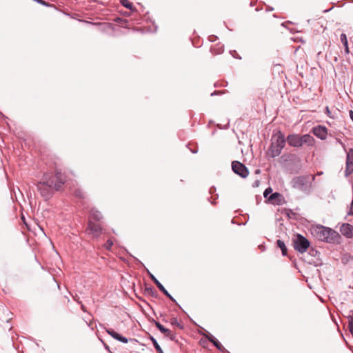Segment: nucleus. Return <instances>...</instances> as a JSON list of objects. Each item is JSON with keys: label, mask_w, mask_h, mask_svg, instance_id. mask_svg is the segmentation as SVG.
Masks as SVG:
<instances>
[{"label": "nucleus", "mask_w": 353, "mask_h": 353, "mask_svg": "<svg viewBox=\"0 0 353 353\" xmlns=\"http://www.w3.org/2000/svg\"><path fill=\"white\" fill-rule=\"evenodd\" d=\"M78 303L79 304H81V309L84 312H85L87 310H86V308L85 307V305L81 302V301H78Z\"/></svg>", "instance_id": "a878e982"}, {"label": "nucleus", "mask_w": 353, "mask_h": 353, "mask_svg": "<svg viewBox=\"0 0 353 353\" xmlns=\"http://www.w3.org/2000/svg\"><path fill=\"white\" fill-rule=\"evenodd\" d=\"M349 215H353V199H352V203H351V207H350V212L348 213Z\"/></svg>", "instance_id": "bb28decb"}, {"label": "nucleus", "mask_w": 353, "mask_h": 353, "mask_svg": "<svg viewBox=\"0 0 353 353\" xmlns=\"http://www.w3.org/2000/svg\"><path fill=\"white\" fill-rule=\"evenodd\" d=\"M325 111H326L327 114L329 117H331V115H330V109H329V108H328V107H326V108H325Z\"/></svg>", "instance_id": "c756f323"}, {"label": "nucleus", "mask_w": 353, "mask_h": 353, "mask_svg": "<svg viewBox=\"0 0 353 353\" xmlns=\"http://www.w3.org/2000/svg\"><path fill=\"white\" fill-rule=\"evenodd\" d=\"M340 232L346 238H353V225L349 223H343L340 228Z\"/></svg>", "instance_id": "9d476101"}, {"label": "nucleus", "mask_w": 353, "mask_h": 353, "mask_svg": "<svg viewBox=\"0 0 353 353\" xmlns=\"http://www.w3.org/2000/svg\"><path fill=\"white\" fill-rule=\"evenodd\" d=\"M297 269L299 270V272H301V270L299 269V268L297 267Z\"/></svg>", "instance_id": "c9c22d12"}, {"label": "nucleus", "mask_w": 353, "mask_h": 353, "mask_svg": "<svg viewBox=\"0 0 353 353\" xmlns=\"http://www.w3.org/2000/svg\"><path fill=\"white\" fill-rule=\"evenodd\" d=\"M259 173H260V170H256L255 171V174H259Z\"/></svg>", "instance_id": "72a5a7b5"}, {"label": "nucleus", "mask_w": 353, "mask_h": 353, "mask_svg": "<svg viewBox=\"0 0 353 353\" xmlns=\"http://www.w3.org/2000/svg\"><path fill=\"white\" fill-rule=\"evenodd\" d=\"M353 172V149H350L347 154L345 174L350 175Z\"/></svg>", "instance_id": "1a4fd4ad"}, {"label": "nucleus", "mask_w": 353, "mask_h": 353, "mask_svg": "<svg viewBox=\"0 0 353 353\" xmlns=\"http://www.w3.org/2000/svg\"><path fill=\"white\" fill-rule=\"evenodd\" d=\"M74 195L76 197L79 198V199H84L85 198V195H84L83 192L81 190H80V189L75 190L74 192Z\"/></svg>", "instance_id": "412c9836"}, {"label": "nucleus", "mask_w": 353, "mask_h": 353, "mask_svg": "<svg viewBox=\"0 0 353 353\" xmlns=\"http://www.w3.org/2000/svg\"><path fill=\"white\" fill-rule=\"evenodd\" d=\"M122 6L130 10L133 9V4L129 0H121Z\"/></svg>", "instance_id": "aec40b11"}, {"label": "nucleus", "mask_w": 353, "mask_h": 353, "mask_svg": "<svg viewBox=\"0 0 353 353\" xmlns=\"http://www.w3.org/2000/svg\"><path fill=\"white\" fill-rule=\"evenodd\" d=\"M350 117L353 121V111L352 110L350 111Z\"/></svg>", "instance_id": "7c9ffc66"}, {"label": "nucleus", "mask_w": 353, "mask_h": 353, "mask_svg": "<svg viewBox=\"0 0 353 353\" xmlns=\"http://www.w3.org/2000/svg\"><path fill=\"white\" fill-rule=\"evenodd\" d=\"M282 196L280 193L279 192H274V193H272L270 194V196L268 197V200L270 201H274L275 199H278V198H281Z\"/></svg>", "instance_id": "4be33fe9"}, {"label": "nucleus", "mask_w": 353, "mask_h": 353, "mask_svg": "<svg viewBox=\"0 0 353 353\" xmlns=\"http://www.w3.org/2000/svg\"><path fill=\"white\" fill-rule=\"evenodd\" d=\"M285 137L281 132H279L272 138V143L268 151V155L271 157L279 156L285 146Z\"/></svg>", "instance_id": "7ed1b4c3"}, {"label": "nucleus", "mask_w": 353, "mask_h": 353, "mask_svg": "<svg viewBox=\"0 0 353 353\" xmlns=\"http://www.w3.org/2000/svg\"><path fill=\"white\" fill-rule=\"evenodd\" d=\"M156 327L163 333L166 337H168L170 340H176V333L169 329L165 328L159 322L155 321Z\"/></svg>", "instance_id": "6e6552de"}, {"label": "nucleus", "mask_w": 353, "mask_h": 353, "mask_svg": "<svg viewBox=\"0 0 353 353\" xmlns=\"http://www.w3.org/2000/svg\"><path fill=\"white\" fill-rule=\"evenodd\" d=\"M303 277L305 279V281L307 282V277H305V276H303Z\"/></svg>", "instance_id": "f704fd0d"}, {"label": "nucleus", "mask_w": 353, "mask_h": 353, "mask_svg": "<svg viewBox=\"0 0 353 353\" xmlns=\"http://www.w3.org/2000/svg\"><path fill=\"white\" fill-rule=\"evenodd\" d=\"M314 252H315L316 253L317 252H316V251H315L314 250H313V249H310V256H311V255H313Z\"/></svg>", "instance_id": "2f4dec72"}, {"label": "nucleus", "mask_w": 353, "mask_h": 353, "mask_svg": "<svg viewBox=\"0 0 353 353\" xmlns=\"http://www.w3.org/2000/svg\"><path fill=\"white\" fill-rule=\"evenodd\" d=\"M65 183L63 178H43L37 182V187L43 196H48L54 191L59 190Z\"/></svg>", "instance_id": "f257e3e1"}, {"label": "nucleus", "mask_w": 353, "mask_h": 353, "mask_svg": "<svg viewBox=\"0 0 353 353\" xmlns=\"http://www.w3.org/2000/svg\"><path fill=\"white\" fill-rule=\"evenodd\" d=\"M113 245V241L111 239H108L104 244V248L108 250H111Z\"/></svg>", "instance_id": "b1692460"}, {"label": "nucleus", "mask_w": 353, "mask_h": 353, "mask_svg": "<svg viewBox=\"0 0 353 353\" xmlns=\"http://www.w3.org/2000/svg\"><path fill=\"white\" fill-rule=\"evenodd\" d=\"M276 245L281 250L282 254L283 256H286L288 250H287L285 243L283 241L278 239L276 241Z\"/></svg>", "instance_id": "a211bd4d"}, {"label": "nucleus", "mask_w": 353, "mask_h": 353, "mask_svg": "<svg viewBox=\"0 0 353 353\" xmlns=\"http://www.w3.org/2000/svg\"><path fill=\"white\" fill-rule=\"evenodd\" d=\"M348 328L351 334L353 335V315L348 316Z\"/></svg>", "instance_id": "5701e85b"}, {"label": "nucleus", "mask_w": 353, "mask_h": 353, "mask_svg": "<svg viewBox=\"0 0 353 353\" xmlns=\"http://www.w3.org/2000/svg\"><path fill=\"white\" fill-rule=\"evenodd\" d=\"M151 279L157 285L160 291H161L167 297H168L172 301L176 303V300L170 295V294L166 290L164 286L156 279L153 275H151Z\"/></svg>", "instance_id": "f8f14e48"}, {"label": "nucleus", "mask_w": 353, "mask_h": 353, "mask_svg": "<svg viewBox=\"0 0 353 353\" xmlns=\"http://www.w3.org/2000/svg\"><path fill=\"white\" fill-rule=\"evenodd\" d=\"M287 141L288 143L294 147L301 146L304 143L309 141V134L300 136L299 134H292L288 136Z\"/></svg>", "instance_id": "39448f33"}, {"label": "nucleus", "mask_w": 353, "mask_h": 353, "mask_svg": "<svg viewBox=\"0 0 353 353\" xmlns=\"http://www.w3.org/2000/svg\"><path fill=\"white\" fill-rule=\"evenodd\" d=\"M209 341L213 343V345L221 352H225V348L219 343V341L211 334H203Z\"/></svg>", "instance_id": "4468645a"}, {"label": "nucleus", "mask_w": 353, "mask_h": 353, "mask_svg": "<svg viewBox=\"0 0 353 353\" xmlns=\"http://www.w3.org/2000/svg\"><path fill=\"white\" fill-rule=\"evenodd\" d=\"M313 133L315 136L323 140L327 137V129L325 127L319 125L313 128Z\"/></svg>", "instance_id": "ddd939ff"}, {"label": "nucleus", "mask_w": 353, "mask_h": 353, "mask_svg": "<svg viewBox=\"0 0 353 353\" xmlns=\"http://www.w3.org/2000/svg\"><path fill=\"white\" fill-rule=\"evenodd\" d=\"M102 228L100 224L93 223L92 221H89L87 228V232L90 234H92V236L95 238L99 237L102 233Z\"/></svg>", "instance_id": "0eeeda50"}, {"label": "nucleus", "mask_w": 353, "mask_h": 353, "mask_svg": "<svg viewBox=\"0 0 353 353\" xmlns=\"http://www.w3.org/2000/svg\"><path fill=\"white\" fill-rule=\"evenodd\" d=\"M170 323L172 326L177 327L179 330L184 329L183 323L181 321H178L176 317H172L170 320Z\"/></svg>", "instance_id": "2eb2a0df"}, {"label": "nucleus", "mask_w": 353, "mask_h": 353, "mask_svg": "<svg viewBox=\"0 0 353 353\" xmlns=\"http://www.w3.org/2000/svg\"><path fill=\"white\" fill-rule=\"evenodd\" d=\"M105 332L110 335L114 339L122 342L123 343H127L129 341V339L125 336H121L118 332H115L113 329L111 328H105Z\"/></svg>", "instance_id": "9b49d317"}, {"label": "nucleus", "mask_w": 353, "mask_h": 353, "mask_svg": "<svg viewBox=\"0 0 353 353\" xmlns=\"http://www.w3.org/2000/svg\"><path fill=\"white\" fill-rule=\"evenodd\" d=\"M272 189L271 188H266L265 190L263 192L264 197L268 199V195L272 194Z\"/></svg>", "instance_id": "393cba45"}, {"label": "nucleus", "mask_w": 353, "mask_h": 353, "mask_svg": "<svg viewBox=\"0 0 353 353\" xmlns=\"http://www.w3.org/2000/svg\"><path fill=\"white\" fill-rule=\"evenodd\" d=\"M293 247L300 254H303L309 248V240L300 234H296L292 240Z\"/></svg>", "instance_id": "20e7f679"}, {"label": "nucleus", "mask_w": 353, "mask_h": 353, "mask_svg": "<svg viewBox=\"0 0 353 353\" xmlns=\"http://www.w3.org/2000/svg\"><path fill=\"white\" fill-rule=\"evenodd\" d=\"M21 219L23 220L24 224L28 227V224L26 223L25 217L23 216H21Z\"/></svg>", "instance_id": "473e14b6"}, {"label": "nucleus", "mask_w": 353, "mask_h": 353, "mask_svg": "<svg viewBox=\"0 0 353 353\" xmlns=\"http://www.w3.org/2000/svg\"><path fill=\"white\" fill-rule=\"evenodd\" d=\"M150 339L152 341V343L154 345V347H155V349L157 350L158 353H161L162 352V349L160 347V345H159V343H157V340L153 336H150Z\"/></svg>", "instance_id": "6ab92c4d"}, {"label": "nucleus", "mask_w": 353, "mask_h": 353, "mask_svg": "<svg viewBox=\"0 0 353 353\" xmlns=\"http://www.w3.org/2000/svg\"><path fill=\"white\" fill-rule=\"evenodd\" d=\"M103 344H104V347H105V350H106L109 353H112V351L110 350V347H109L107 344H105V343H103Z\"/></svg>", "instance_id": "c85d7f7f"}, {"label": "nucleus", "mask_w": 353, "mask_h": 353, "mask_svg": "<svg viewBox=\"0 0 353 353\" xmlns=\"http://www.w3.org/2000/svg\"><path fill=\"white\" fill-rule=\"evenodd\" d=\"M310 232L319 240L327 243L339 242L341 238L339 234L336 231L321 225L310 226Z\"/></svg>", "instance_id": "f03ea898"}, {"label": "nucleus", "mask_w": 353, "mask_h": 353, "mask_svg": "<svg viewBox=\"0 0 353 353\" xmlns=\"http://www.w3.org/2000/svg\"><path fill=\"white\" fill-rule=\"evenodd\" d=\"M232 169L239 176H248L249 174L248 168L242 163L237 161L232 163Z\"/></svg>", "instance_id": "423d86ee"}, {"label": "nucleus", "mask_w": 353, "mask_h": 353, "mask_svg": "<svg viewBox=\"0 0 353 353\" xmlns=\"http://www.w3.org/2000/svg\"><path fill=\"white\" fill-rule=\"evenodd\" d=\"M340 40L345 48V53L349 54L350 50H349V47H348V41H347V35L344 33L341 34L340 36Z\"/></svg>", "instance_id": "dca6fc26"}, {"label": "nucleus", "mask_w": 353, "mask_h": 353, "mask_svg": "<svg viewBox=\"0 0 353 353\" xmlns=\"http://www.w3.org/2000/svg\"><path fill=\"white\" fill-rule=\"evenodd\" d=\"M90 218L94 221H99L103 218V216L99 211L92 210L90 212Z\"/></svg>", "instance_id": "f3484780"}, {"label": "nucleus", "mask_w": 353, "mask_h": 353, "mask_svg": "<svg viewBox=\"0 0 353 353\" xmlns=\"http://www.w3.org/2000/svg\"><path fill=\"white\" fill-rule=\"evenodd\" d=\"M301 261L302 264H300V265L305 266L307 268V265L308 264V263L305 260H303L302 259H301Z\"/></svg>", "instance_id": "cd10ccee"}]
</instances>
